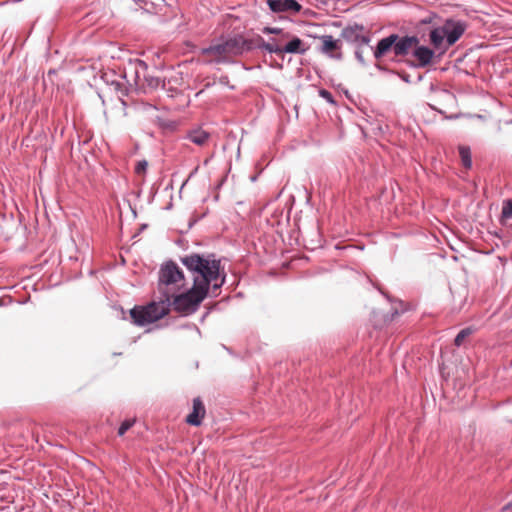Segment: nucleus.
<instances>
[{"label": "nucleus", "mask_w": 512, "mask_h": 512, "mask_svg": "<svg viewBox=\"0 0 512 512\" xmlns=\"http://www.w3.org/2000/svg\"><path fill=\"white\" fill-rule=\"evenodd\" d=\"M444 90L434 91L430 97L429 105L432 109L444 114L446 108V97Z\"/></svg>", "instance_id": "obj_16"}, {"label": "nucleus", "mask_w": 512, "mask_h": 512, "mask_svg": "<svg viewBox=\"0 0 512 512\" xmlns=\"http://www.w3.org/2000/svg\"><path fill=\"white\" fill-rule=\"evenodd\" d=\"M267 5L274 13H298L302 6L295 0H267Z\"/></svg>", "instance_id": "obj_8"}, {"label": "nucleus", "mask_w": 512, "mask_h": 512, "mask_svg": "<svg viewBox=\"0 0 512 512\" xmlns=\"http://www.w3.org/2000/svg\"><path fill=\"white\" fill-rule=\"evenodd\" d=\"M186 280L183 271L173 261L164 263L159 270L158 291L162 299L171 302L172 296H175L185 287Z\"/></svg>", "instance_id": "obj_2"}, {"label": "nucleus", "mask_w": 512, "mask_h": 512, "mask_svg": "<svg viewBox=\"0 0 512 512\" xmlns=\"http://www.w3.org/2000/svg\"><path fill=\"white\" fill-rule=\"evenodd\" d=\"M135 423L134 419L125 420L118 429V435L123 436Z\"/></svg>", "instance_id": "obj_21"}, {"label": "nucleus", "mask_w": 512, "mask_h": 512, "mask_svg": "<svg viewBox=\"0 0 512 512\" xmlns=\"http://www.w3.org/2000/svg\"><path fill=\"white\" fill-rule=\"evenodd\" d=\"M206 409L200 398L193 399V409L186 417V422L193 426H199L205 417Z\"/></svg>", "instance_id": "obj_10"}, {"label": "nucleus", "mask_w": 512, "mask_h": 512, "mask_svg": "<svg viewBox=\"0 0 512 512\" xmlns=\"http://www.w3.org/2000/svg\"><path fill=\"white\" fill-rule=\"evenodd\" d=\"M468 0H450V8L451 7H462Z\"/></svg>", "instance_id": "obj_25"}, {"label": "nucleus", "mask_w": 512, "mask_h": 512, "mask_svg": "<svg viewBox=\"0 0 512 512\" xmlns=\"http://www.w3.org/2000/svg\"><path fill=\"white\" fill-rule=\"evenodd\" d=\"M458 153L462 167L469 170L472 167V154L471 149L467 145H459Z\"/></svg>", "instance_id": "obj_17"}, {"label": "nucleus", "mask_w": 512, "mask_h": 512, "mask_svg": "<svg viewBox=\"0 0 512 512\" xmlns=\"http://www.w3.org/2000/svg\"><path fill=\"white\" fill-rule=\"evenodd\" d=\"M241 45H243L241 36H236L203 49L202 54L206 56L207 60L210 62H222L240 55Z\"/></svg>", "instance_id": "obj_4"}, {"label": "nucleus", "mask_w": 512, "mask_h": 512, "mask_svg": "<svg viewBox=\"0 0 512 512\" xmlns=\"http://www.w3.org/2000/svg\"><path fill=\"white\" fill-rule=\"evenodd\" d=\"M148 167V162L146 160L139 161L135 166V173L137 175H144Z\"/></svg>", "instance_id": "obj_22"}, {"label": "nucleus", "mask_w": 512, "mask_h": 512, "mask_svg": "<svg viewBox=\"0 0 512 512\" xmlns=\"http://www.w3.org/2000/svg\"><path fill=\"white\" fill-rule=\"evenodd\" d=\"M362 31V26L354 25L343 29L342 35L348 40L361 41L362 43L367 44L369 42V38L367 36L361 35Z\"/></svg>", "instance_id": "obj_14"}, {"label": "nucleus", "mask_w": 512, "mask_h": 512, "mask_svg": "<svg viewBox=\"0 0 512 512\" xmlns=\"http://www.w3.org/2000/svg\"><path fill=\"white\" fill-rule=\"evenodd\" d=\"M502 512H506V511H512V500L507 503L506 505H504L501 509Z\"/></svg>", "instance_id": "obj_26"}, {"label": "nucleus", "mask_w": 512, "mask_h": 512, "mask_svg": "<svg viewBox=\"0 0 512 512\" xmlns=\"http://www.w3.org/2000/svg\"><path fill=\"white\" fill-rule=\"evenodd\" d=\"M473 330L470 327L462 329L455 337L454 343L456 346H461L464 340L472 334Z\"/></svg>", "instance_id": "obj_19"}, {"label": "nucleus", "mask_w": 512, "mask_h": 512, "mask_svg": "<svg viewBox=\"0 0 512 512\" xmlns=\"http://www.w3.org/2000/svg\"><path fill=\"white\" fill-rule=\"evenodd\" d=\"M171 307V302L167 299L153 301L147 305H138L130 310L132 322L137 326H145L158 321L166 316Z\"/></svg>", "instance_id": "obj_3"}, {"label": "nucleus", "mask_w": 512, "mask_h": 512, "mask_svg": "<svg viewBox=\"0 0 512 512\" xmlns=\"http://www.w3.org/2000/svg\"><path fill=\"white\" fill-rule=\"evenodd\" d=\"M286 40L287 39H283L282 36H279V38H274V39H271L270 41H276L277 43L283 45V42Z\"/></svg>", "instance_id": "obj_27"}, {"label": "nucleus", "mask_w": 512, "mask_h": 512, "mask_svg": "<svg viewBox=\"0 0 512 512\" xmlns=\"http://www.w3.org/2000/svg\"><path fill=\"white\" fill-rule=\"evenodd\" d=\"M440 371H441L442 375L444 376V365L441 366Z\"/></svg>", "instance_id": "obj_29"}, {"label": "nucleus", "mask_w": 512, "mask_h": 512, "mask_svg": "<svg viewBox=\"0 0 512 512\" xmlns=\"http://www.w3.org/2000/svg\"><path fill=\"white\" fill-rule=\"evenodd\" d=\"M319 95L330 103L334 102L332 94L325 89H321Z\"/></svg>", "instance_id": "obj_24"}, {"label": "nucleus", "mask_w": 512, "mask_h": 512, "mask_svg": "<svg viewBox=\"0 0 512 512\" xmlns=\"http://www.w3.org/2000/svg\"><path fill=\"white\" fill-rule=\"evenodd\" d=\"M319 39L321 41V46L319 50L323 54H327L331 57L340 58V54H335L336 52L340 51L342 47L340 40L334 39L332 35H323L320 36Z\"/></svg>", "instance_id": "obj_9"}, {"label": "nucleus", "mask_w": 512, "mask_h": 512, "mask_svg": "<svg viewBox=\"0 0 512 512\" xmlns=\"http://www.w3.org/2000/svg\"><path fill=\"white\" fill-rule=\"evenodd\" d=\"M466 28L467 24L465 22L450 17V46L459 40Z\"/></svg>", "instance_id": "obj_15"}, {"label": "nucleus", "mask_w": 512, "mask_h": 512, "mask_svg": "<svg viewBox=\"0 0 512 512\" xmlns=\"http://www.w3.org/2000/svg\"><path fill=\"white\" fill-rule=\"evenodd\" d=\"M357 58H358L361 62H363L362 55H360L359 53H357Z\"/></svg>", "instance_id": "obj_28"}, {"label": "nucleus", "mask_w": 512, "mask_h": 512, "mask_svg": "<svg viewBox=\"0 0 512 512\" xmlns=\"http://www.w3.org/2000/svg\"><path fill=\"white\" fill-rule=\"evenodd\" d=\"M412 54L417 62L416 65L419 67H425L430 64L434 56V52L431 49L419 44L414 48Z\"/></svg>", "instance_id": "obj_11"}, {"label": "nucleus", "mask_w": 512, "mask_h": 512, "mask_svg": "<svg viewBox=\"0 0 512 512\" xmlns=\"http://www.w3.org/2000/svg\"><path fill=\"white\" fill-rule=\"evenodd\" d=\"M395 39H396V34H391L388 37L381 39L378 42L376 49L374 51V57L376 59H381L388 52H390L392 50L394 51V44H396Z\"/></svg>", "instance_id": "obj_13"}, {"label": "nucleus", "mask_w": 512, "mask_h": 512, "mask_svg": "<svg viewBox=\"0 0 512 512\" xmlns=\"http://www.w3.org/2000/svg\"><path fill=\"white\" fill-rule=\"evenodd\" d=\"M241 41L243 42V45H241V54L244 51H250L253 49H263L269 53L279 51L278 48L274 45V41L266 42L261 36H256L251 39H244L241 36Z\"/></svg>", "instance_id": "obj_5"}, {"label": "nucleus", "mask_w": 512, "mask_h": 512, "mask_svg": "<svg viewBox=\"0 0 512 512\" xmlns=\"http://www.w3.org/2000/svg\"><path fill=\"white\" fill-rule=\"evenodd\" d=\"M274 45L278 48L279 51L274 52L275 54H284V53H290V54H304L307 50L306 47H304L303 41L290 34L289 41L285 45H281L274 41Z\"/></svg>", "instance_id": "obj_7"}, {"label": "nucleus", "mask_w": 512, "mask_h": 512, "mask_svg": "<svg viewBox=\"0 0 512 512\" xmlns=\"http://www.w3.org/2000/svg\"><path fill=\"white\" fill-rule=\"evenodd\" d=\"M394 44V54L395 56H406L410 52L413 53L414 48L419 44V39L416 36H404L399 37L396 34Z\"/></svg>", "instance_id": "obj_6"}, {"label": "nucleus", "mask_w": 512, "mask_h": 512, "mask_svg": "<svg viewBox=\"0 0 512 512\" xmlns=\"http://www.w3.org/2000/svg\"><path fill=\"white\" fill-rule=\"evenodd\" d=\"M445 36H448V29L443 26L442 29H434L430 33V39L435 47H438Z\"/></svg>", "instance_id": "obj_18"}, {"label": "nucleus", "mask_w": 512, "mask_h": 512, "mask_svg": "<svg viewBox=\"0 0 512 512\" xmlns=\"http://www.w3.org/2000/svg\"><path fill=\"white\" fill-rule=\"evenodd\" d=\"M182 263L194 273V285L183 293L172 296L171 306L177 312L185 315L195 312L207 296L209 287L219 289L225 282V276L220 274V261L192 254L181 259Z\"/></svg>", "instance_id": "obj_1"}, {"label": "nucleus", "mask_w": 512, "mask_h": 512, "mask_svg": "<svg viewBox=\"0 0 512 512\" xmlns=\"http://www.w3.org/2000/svg\"><path fill=\"white\" fill-rule=\"evenodd\" d=\"M263 32L266 34H277L279 36H282L283 39H289L290 33L283 31L281 28H275V27H265L263 29Z\"/></svg>", "instance_id": "obj_20"}, {"label": "nucleus", "mask_w": 512, "mask_h": 512, "mask_svg": "<svg viewBox=\"0 0 512 512\" xmlns=\"http://www.w3.org/2000/svg\"><path fill=\"white\" fill-rule=\"evenodd\" d=\"M502 215L505 218H512V201H508L503 207Z\"/></svg>", "instance_id": "obj_23"}, {"label": "nucleus", "mask_w": 512, "mask_h": 512, "mask_svg": "<svg viewBox=\"0 0 512 512\" xmlns=\"http://www.w3.org/2000/svg\"><path fill=\"white\" fill-rule=\"evenodd\" d=\"M210 133L201 127L190 129L187 132L186 138L197 146L203 147L208 144L210 140Z\"/></svg>", "instance_id": "obj_12"}]
</instances>
